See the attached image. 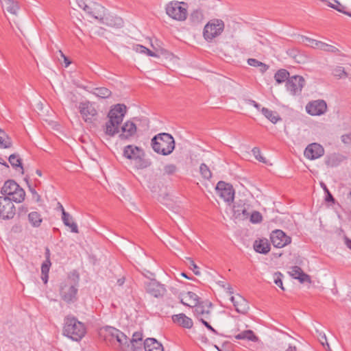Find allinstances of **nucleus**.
I'll return each instance as SVG.
<instances>
[{"instance_id":"obj_1","label":"nucleus","mask_w":351,"mask_h":351,"mask_svg":"<svg viewBox=\"0 0 351 351\" xmlns=\"http://www.w3.org/2000/svg\"><path fill=\"white\" fill-rule=\"evenodd\" d=\"M126 113V106L124 104H117L108 112V121L106 123L105 133L113 136L119 132V125L123 121Z\"/></svg>"},{"instance_id":"obj_2","label":"nucleus","mask_w":351,"mask_h":351,"mask_svg":"<svg viewBox=\"0 0 351 351\" xmlns=\"http://www.w3.org/2000/svg\"><path fill=\"white\" fill-rule=\"evenodd\" d=\"M86 328L84 323L73 316H67L64 319L63 335L73 341H80L85 336Z\"/></svg>"},{"instance_id":"obj_3","label":"nucleus","mask_w":351,"mask_h":351,"mask_svg":"<svg viewBox=\"0 0 351 351\" xmlns=\"http://www.w3.org/2000/svg\"><path fill=\"white\" fill-rule=\"evenodd\" d=\"M152 147L155 152L167 156L173 152L175 148V141L171 134L160 133L152 138Z\"/></svg>"},{"instance_id":"obj_4","label":"nucleus","mask_w":351,"mask_h":351,"mask_svg":"<svg viewBox=\"0 0 351 351\" xmlns=\"http://www.w3.org/2000/svg\"><path fill=\"white\" fill-rule=\"evenodd\" d=\"M123 156L134 162V165L137 169H143L149 167L152 162L149 159L145 158L144 151L137 146L127 145L124 147Z\"/></svg>"},{"instance_id":"obj_5","label":"nucleus","mask_w":351,"mask_h":351,"mask_svg":"<svg viewBox=\"0 0 351 351\" xmlns=\"http://www.w3.org/2000/svg\"><path fill=\"white\" fill-rule=\"evenodd\" d=\"M4 197H8L13 202L21 203L25 200V192L14 180H8L1 189Z\"/></svg>"},{"instance_id":"obj_6","label":"nucleus","mask_w":351,"mask_h":351,"mask_svg":"<svg viewBox=\"0 0 351 351\" xmlns=\"http://www.w3.org/2000/svg\"><path fill=\"white\" fill-rule=\"evenodd\" d=\"M187 8V3L184 2L171 1L165 5V12L172 19L184 21L188 15Z\"/></svg>"},{"instance_id":"obj_7","label":"nucleus","mask_w":351,"mask_h":351,"mask_svg":"<svg viewBox=\"0 0 351 351\" xmlns=\"http://www.w3.org/2000/svg\"><path fill=\"white\" fill-rule=\"evenodd\" d=\"M224 22L221 19L210 20L204 27L203 36L206 41H211L221 35L224 29Z\"/></svg>"},{"instance_id":"obj_8","label":"nucleus","mask_w":351,"mask_h":351,"mask_svg":"<svg viewBox=\"0 0 351 351\" xmlns=\"http://www.w3.org/2000/svg\"><path fill=\"white\" fill-rule=\"evenodd\" d=\"M76 283L73 282L71 279H67L60 285V295L63 300L66 302H71L76 300V295L77 289Z\"/></svg>"},{"instance_id":"obj_9","label":"nucleus","mask_w":351,"mask_h":351,"mask_svg":"<svg viewBox=\"0 0 351 351\" xmlns=\"http://www.w3.org/2000/svg\"><path fill=\"white\" fill-rule=\"evenodd\" d=\"M12 199L8 197L0 196V218L7 220L16 215V208Z\"/></svg>"},{"instance_id":"obj_10","label":"nucleus","mask_w":351,"mask_h":351,"mask_svg":"<svg viewBox=\"0 0 351 351\" xmlns=\"http://www.w3.org/2000/svg\"><path fill=\"white\" fill-rule=\"evenodd\" d=\"M79 110L84 121L92 123L96 120L97 111L93 103L88 101L80 103Z\"/></svg>"},{"instance_id":"obj_11","label":"nucleus","mask_w":351,"mask_h":351,"mask_svg":"<svg viewBox=\"0 0 351 351\" xmlns=\"http://www.w3.org/2000/svg\"><path fill=\"white\" fill-rule=\"evenodd\" d=\"M216 191L218 195L223 199L229 204L232 203L234 197V190L233 186L223 181H219L216 186Z\"/></svg>"},{"instance_id":"obj_12","label":"nucleus","mask_w":351,"mask_h":351,"mask_svg":"<svg viewBox=\"0 0 351 351\" xmlns=\"http://www.w3.org/2000/svg\"><path fill=\"white\" fill-rule=\"evenodd\" d=\"M305 80L303 77L293 75L286 82V88L293 95H300L304 86Z\"/></svg>"},{"instance_id":"obj_13","label":"nucleus","mask_w":351,"mask_h":351,"mask_svg":"<svg viewBox=\"0 0 351 351\" xmlns=\"http://www.w3.org/2000/svg\"><path fill=\"white\" fill-rule=\"evenodd\" d=\"M270 239L273 245L278 248L283 247L291 242V238L281 230L273 231L271 233Z\"/></svg>"},{"instance_id":"obj_14","label":"nucleus","mask_w":351,"mask_h":351,"mask_svg":"<svg viewBox=\"0 0 351 351\" xmlns=\"http://www.w3.org/2000/svg\"><path fill=\"white\" fill-rule=\"evenodd\" d=\"M327 110L325 101L319 99L309 102L306 106L307 113L313 116H319L324 114Z\"/></svg>"},{"instance_id":"obj_15","label":"nucleus","mask_w":351,"mask_h":351,"mask_svg":"<svg viewBox=\"0 0 351 351\" xmlns=\"http://www.w3.org/2000/svg\"><path fill=\"white\" fill-rule=\"evenodd\" d=\"M230 300L232 302L237 312L245 315L247 313L250 306L247 300L240 294L230 297Z\"/></svg>"},{"instance_id":"obj_16","label":"nucleus","mask_w":351,"mask_h":351,"mask_svg":"<svg viewBox=\"0 0 351 351\" xmlns=\"http://www.w3.org/2000/svg\"><path fill=\"white\" fill-rule=\"evenodd\" d=\"M145 289L148 293L156 298L163 296L166 292L164 285L156 280H152L147 282L145 284Z\"/></svg>"},{"instance_id":"obj_17","label":"nucleus","mask_w":351,"mask_h":351,"mask_svg":"<svg viewBox=\"0 0 351 351\" xmlns=\"http://www.w3.org/2000/svg\"><path fill=\"white\" fill-rule=\"evenodd\" d=\"M324 154V149L323 147L316 143L308 145L304 150V156L310 160H315Z\"/></svg>"},{"instance_id":"obj_18","label":"nucleus","mask_w":351,"mask_h":351,"mask_svg":"<svg viewBox=\"0 0 351 351\" xmlns=\"http://www.w3.org/2000/svg\"><path fill=\"white\" fill-rule=\"evenodd\" d=\"M136 133V126L135 123L132 121H126L121 127V133L119 134V138L121 140L129 139L134 136Z\"/></svg>"},{"instance_id":"obj_19","label":"nucleus","mask_w":351,"mask_h":351,"mask_svg":"<svg viewBox=\"0 0 351 351\" xmlns=\"http://www.w3.org/2000/svg\"><path fill=\"white\" fill-rule=\"evenodd\" d=\"M213 304L208 300H201L199 298V317L210 319Z\"/></svg>"},{"instance_id":"obj_20","label":"nucleus","mask_w":351,"mask_h":351,"mask_svg":"<svg viewBox=\"0 0 351 351\" xmlns=\"http://www.w3.org/2000/svg\"><path fill=\"white\" fill-rule=\"evenodd\" d=\"M181 302L184 305L195 308L194 312H195L197 306V295L191 291L183 293L181 295Z\"/></svg>"},{"instance_id":"obj_21","label":"nucleus","mask_w":351,"mask_h":351,"mask_svg":"<svg viewBox=\"0 0 351 351\" xmlns=\"http://www.w3.org/2000/svg\"><path fill=\"white\" fill-rule=\"evenodd\" d=\"M101 23L109 27L119 28L123 26V19L119 16L110 14L106 15L105 14L104 16L101 19Z\"/></svg>"},{"instance_id":"obj_22","label":"nucleus","mask_w":351,"mask_h":351,"mask_svg":"<svg viewBox=\"0 0 351 351\" xmlns=\"http://www.w3.org/2000/svg\"><path fill=\"white\" fill-rule=\"evenodd\" d=\"M289 274L293 278L298 279L301 283H310L311 282V277L298 266L292 267Z\"/></svg>"},{"instance_id":"obj_23","label":"nucleus","mask_w":351,"mask_h":351,"mask_svg":"<svg viewBox=\"0 0 351 351\" xmlns=\"http://www.w3.org/2000/svg\"><path fill=\"white\" fill-rule=\"evenodd\" d=\"M234 216L236 218L247 219L250 215L247 210L245 204L242 201L239 200L236 202L233 206Z\"/></svg>"},{"instance_id":"obj_24","label":"nucleus","mask_w":351,"mask_h":351,"mask_svg":"<svg viewBox=\"0 0 351 351\" xmlns=\"http://www.w3.org/2000/svg\"><path fill=\"white\" fill-rule=\"evenodd\" d=\"M92 10H88L85 12L91 17H93L101 22V19L106 14V8L101 5L95 3L93 7H90Z\"/></svg>"},{"instance_id":"obj_25","label":"nucleus","mask_w":351,"mask_h":351,"mask_svg":"<svg viewBox=\"0 0 351 351\" xmlns=\"http://www.w3.org/2000/svg\"><path fill=\"white\" fill-rule=\"evenodd\" d=\"M172 320L175 324L183 328H191L193 326V320L184 313L173 315Z\"/></svg>"},{"instance_id":"obj_26","label":"nucleus","mask_w":351,"mask_h":351,"mask_svg":"<svg viewBox=\"0 0 351 351\" xmlns=\"http://www.w3.org/2000/svg\"><path fill=\"white\" fill-rule=\"evenodd\" d=\"M152 47L154 48V49L156 51V52H154L149 49L148 48L141 45H136L134 47V50L140 53L146 54L147 56H152V57H159V55L157 53L158 52H160L161 54H165L166 53V51L163 49H157L156 48L153 44H152Z\"/></svg>"},{"instance_id":"obj_27","label":"nucleus","mask_w":351,"mask_h":351,"mask_svg":"<svg viewBox=\"0 0 351 351\" xmlns=\"http://www.w3.org/2000/svg\"><path fill=\"white\" fill-rule=\"evenodd\" d=\"M254 249L258 253L266 254L270 251V244L265 239L256 240L254 243Z\"/></svg>"},{"instance_id":"obj_28","label":"nucleus","mask_w":351,"mask_h":351,"mask_svg":"<svg viewBox=\"0 0 351 351\" xmlns=\"http://www.w3.org/2000/svg\"><path fill=\"white\" fill-rule=\"evenodd\" d=\"M145 351H164L162 345L154 338H147L144 341Z\"/></svg>"},{"instance_id":"obj_29","label":"nucleus","mask_w":351,"mask_h":351,"mask_svg":"<svg viewBox=\"0 0 351 351\" xmlns=\"http://www.w3.org/2000/svg\"><path fill=\"white\" fill-rule=\"evenodd\" d=\"M1 6L9 13L16 15L19 10L18 2L15 0H0Z\"/></svg>"},{"instance_id":"obj_30","label":"nucleus","mask_w":351,"mask_h":351,"mask_svg":"<svg viewBox=\"0 0 351 351\" xmlns=\"http://www.w3.org/2000/svg\"><path fill=\"white\" fill-rule=\"evenodd\" d=\"M63 223L70 228L71 231L74 233H78L79 230L76 223L73 221V217L65 210H63V216H62Z\"/></svg>"},{"instance_id":"obj_31","label":"nucleus","mask_w":351,"mask_h":351,"mask_svg":"<svg viewBox=\"0 0 351 351\" xmlns=\"http://www.w3.org/2000/svg\"><path fill=\"white\" fill-rule=\"evenodd\" d=\"M8 161L14 169L17 170L18 169H19L21 173H24L22 159L21 158L19 154H11L8 157Z\"/></svg>"},{"instance_id":"obj_32","label":"nucleus","mask_w":351,"mask_h":351,"mask_svg":"<svg viewBox=\"0 0 351 351\" xmlns=\"http://www.w3.org/2000/svg\"><path fill=\"white\" fill-rule=\"evenodd\" d=\"M108 334L111 337V340L115 339L119 343H122L125 340V335L113 327L106 328Z\"/></svg>"},{"instance_id":"obj_33","label":"nucleus","mask_w":351,"mask_h":351,"mask_svg":"<svg viewBox=\"0 0 351 351\" xmlns=\"http://www.w3.org/2000/svg\"><path fill=\"white\" fill-rule=\"evenodd\" d=\"M261 112L273 123H276L278 121L281 120V117L277 112L272 111L267 108H262Z\"/></svg>"},{"instance_id":"obj_34","label":"nucleus","mask_w":351,"mask_h":351,"mask_svg":"<svg viewBox=\"0 0 351 351\" xmlns=\"http://www.w3.org/2000/svg\"><path fill=\"white\" fill-rule=\"evenodd\" d=\"M28 221L32 227L38 228L41 225L43 219L39 213L32 211L28 214Z\"/></svg>"},{"instance_id":"obj_35","label":"nucleus","mask_w":351,"mask_h":351,"mask_svg":"<svg viewBox=\"0 0 351 351\" xmlns=\"http://www.w3.org/2000/svg\"><path fill=\"white\" fill-rule=\"evenodd\" d=\"M12 146L11 138L5 132L4 130L0 129V148L8 149Z\"/></svg>"},{"instance_id":"obj_36","label":"nucleus","mask_w":351,"mask_h":351,"mask_svg":"<svg viewBox=\"0 0 351 351\" xmlns=\"http://www.w3.org/2000/svg\"><path fill=\"white\" fill-rule=\"evenodd\" d=\"M237 339H247L256 342L258 341V337L254 335V332L251 330H244L238 335H235Z\"/></svg>"},{"instance_id":"obj_37","label":"nucleus","mask_w":351,"mask_h":351,"mask_svg":"<svg viewBox=\"0 0 351 351\" xmlns=\"http://www.w3.org/2000/svg\"><path fill=\"white\" fill-rule=\"evenodd\" d=\"M289 78H290L289 72L285 69H279L274 75V79L277 84L287 82Z\"/></svg>"},{"instance_id":"obj_38","label":"nucleus","mask_w":351,"mask_h":351,"mask_svg":"<svg viewBox=\"0 0 351 351\" xmlns=\"http://www.w3.org/2000/svg\"><path fill=\"white\" fill-rule=\"evenodd\" d=\"M342 161L341 156L333 154L328 156L326 158L325 163L328 167H335L338 166Z\"/></svg>"},{"instance_id":"obj_39","label":"nucleus","mask_w":351,"mask_h":351,"mask_svg":"<svg viewBox=\"0 0 351 351\" xmlns=\"http://www.w3.org/2000/svg\"><path fill=\"white\" fill-rule=\"evenodd\" d=\"M91 93L101 99L108 98L112 94L111 91L106 87L95 88Z\"/></svg>"},{"instance_id":"obj_40","label":"nucleus","mask_w":351,"mask_h":351,"mask_svg":"<svg viewBox=\"0 0 351 351\" xmlns=\"http://www.w3.org/2000/svg\"><path fill=\"white\" fill-rule=\"evenodd\" d=\"M120 350L121 351H135L138 346L132 343L130 339L128 338L125 335V340H123L122 343H119Z\"/></svg>"},{"instance_id":"obj_41","label":"nucleus","mask_w":351,"mask_h":351,"mask_svg":"<svg viewBox=\"0 0 351 351\" xmlns=\"http://www.w3.org/2000/svg\"><path fill=\"white\" fill-rule=\"evenodd\" d=\"M334 3L328 2V5L339 12L343 13L348 16H351V12L346 10V6L340 3L337 0H332Z\"/></svg>"},{"instance_id":"obj_42","label":"nucleus","mask_w":351,"mask_h":351,"mask_svg":"<svg viewBox=\"0 0 351 351\" xmlns=\"http://www.w3.org/2000/svg\"><path fill=\"white\" fill-rule=\"evenodd\" d=\"M199 172L201 173L204 180H209L212 177V172L210 167L204 162L200 165Z\"/></svg>"},{"instance_id":"obj_43","label":"nucleus","mask_w":351,"mask_h":351,"mask_svg":"<svg viewBox=\"0 0 351 351\" xmlns=\"http://www.w3.org/2000/svg\"><path fill=\"white\" fill-rule=\"evenodd\" d=\"M332 75L339 78L348 76V73L346 72L344 68L340 66H337L333 69Z\"/></svg>"},{"instance_id":"obj_44","label":"nucleus","mask_w":351,"mask_h":351,"mask_svg":"<svg viewBox=\"0 0 351 351\" xmlns=\"http://www.w3.org/2000/svg\"><path fill=\"white\" fill-rule=\"evenodd\" d=\"M324 51L331 53L339 56H344V55L341 52V51L338 48L329 44H327Z\"/></svg>"},{"instance_id":"obj_45","label":"nucleus","mask_w":351,"mask_h":351,"mask_svg":"<svg viewBox=\"0 0 351 351\" xmlns=\"http://www.w3.org/2000/svg\"><path fill=\"white\" fill-rule=\"evenodd\" d=\"M282 274L280 272H276L274 274V283L279 287L282 290H285L282 285Z\"/></svg>"},{"instance_id":"obj_46","label":"nucleus","mask_w":351,"mask_h":351,"mask_svg":"<svg viewBox=\"0 0 351 351\" xmlns=\"http://www.w3.org/2000/svg\"><path fill=\"white\" fill-rule=\"evenodd\" d=\"M25 180L28 185L29 190L31 192V193L32 194L33 198L36 200V202H40V195L36 192L35 189L29 184L27 178H25Z\"/></svg>"},{"instance_id":"obj_47","label":"nucleus","mask_w":351,"mask_h":351,"mask_svg":"<svg viewBox=\"0 0 351 351\" xmlns=\"http://www.w3.org/2000/svg\"><path fill=\"white\" fill-rule=\"evenodd\" d=\"M253 155L256 158V160L258 161L265 163L266 160L265 158L261 155V150L258 147H254L252 150Z\"/></svg>"},{"instance_id":"obj_48","label":"nucleus","mask_w":351,"mask_h":351,"mask_svg":"<svg viewBox=\"0 0 351 351\" xmlns=\"http://www.w3.org/2000/svg\"><path fill=\"white\" fill-rule=\"evenodd\" d=\"M262 219L261 214L258 211H254L250 215V221L254 223L261 222Z\"/></svg>"},{"instance_id":"obj_49","label":"nucleus","mask_w":351,"mask_h":351,"mask_svg":"<svg viewBox=\"0 0 351 351\" xmlns=\"http://www.w3.org/2000/svg\"><path fill=\"white\" fill-rule=\"evenodd\" d=\"M143 335L141 332H136L133 334L132 338L131 339L132 343L138 346L141 345Z\"/></svg>"},{"instance_id":"obj_50","label":"nucleus","mask_w":351,"mask_h":351,"mask_svg":"<svg viewBox=\"0 0 351 351\" xmlns=\"http://www.w3.org/2000/svg\"><path fill=\"white\" fill-rule=\"evenodd\" d=\"M50 265H51V262H50L49 256H47V260L42 264V267H41L42 274H48Z\"/></svg>"},{"instance_id":"obj_51","label":"nucleus","mask_w":351,"mask_h":351,"mask_svg":"<svg viewBox=\"0 0 351 351\" xmlns=\"http://www.w3.org/2000/svg\"><path fill=\"white\" fill-rule=\"evenodd\" d=\"M208 319H206L204 317H199V322H201L210 331L213 332L214 334H217V330L212 327V326L208 322Z\"/></svg>"},{"instance_id":"obj_52","label":"nucleus","mask_w":351,"mask_h":351,"mask_svg":"<svg viewBox=\"0 0 351 351\" xmlns=\"http://www.w3.org/2000/svg\"><path fill=\"white\" fill-rule=\"evenodd\" d=\"M177 169V167L175 165H167L164 167V171L165 173L167 175H172L173 174Z\"/></svg>"},{"instance_id":"obj_53","label":"nucleus","mask_w":351,"mask_h":351,"mask_svg":"<svg viewBox=\"0 0 351 351\" xmlns=\"http://www.w3.org/2000/svg\"><path fill=\"white\" fill-rule=\"evenodd\" d=\"M76 2L78 5V7L83 9L84 11L88 10H92V8L87 5L86 4V0H76Z\"/></svg>"},{"instance_id":"obj_54","label":"nucleus","mask_w":351,"mask_h":351,"mask_svg":"<svg viewBox=\"0 0 351 351\" xmlns=\"http://www.w3.org/2000/svg\"><path fill=\"white\" fill-rule=\"evenodd\" d=\"M27 212H28V208H27V206H26L25 205L21 206L18 208V215H19V217L24 216L25 215L27 214Z\"/></svg>"},{"instance_id":"obj_55","label":"nucleus","mask_w":351,"mask_h":351,"mask_svg":"<svg viewBox=\"0 0 351 351\" xmlns=\"http://www.w3.org/2000/svg\"><path fill=\"white\" fill-rule=\"evenodd\" d=\"M261 62L258 61V60H256L255 58H249L247 60L248 64L252 66H254V67L259 66L261 65Z\"/></svg>"},{"instance_id":"obj_56","label":"nucleus","mask_w":351,"mask_h":351,"mask_svg":"<svg viewBox=\"0 0 351 351\" xmlns=\"http://www.w3.org/2000/svg\"><path fill=\"white\" fill-rule=\"evenodd\" d=\"M341 141L345 144H351V132L341 136Z\"/></svg>"},{"instance_id":"obj_57","label":"nucleus","mask_w":351,"mask_h":351,"mask_svg":"<svg viewBox=\"0 0 351 351\" xmlns=\"http://www.w3.org/2000/svg\"><path fill=\"white\" fill-rule=\"evenodd\" d=\"M325 194H326L325 201L326 202H330V203H332V204L335 203V199L333 197L332 195L331 194V193L330 191H326V193Z\"/></svg>"},{"instance_id":"obj_58","label":"nucleus","mask_w":351,"mask_h":351,"mask_svg":"<svg viewBox=\"0 0 351 351\" xmlns=\"http://www.w3.org/2000/svg\"><path fill=\"white\" fill-rule=\"evenodd\" d=\"M223 287L226 289V293L228 294V295H230V297L233 296L232 295V294L234 293L233 289L229 284L227 285V287H226V285H223Z\"/></svg>"},{"instance_id":"obj_59","label":"nucleus","mask_w":351,"mask_h":351,"mask_svg":"<svg viewBox=\"0 0 351 351\" xmlns=\"http://www.w3.org/2000/svg\"><path fill=\"white\" fill-rule=\"evenodd\" d=\"M258 67L261 73H264L269 69V66L263 62H261V65Z\"/></svg>"},{"instance_id":"obj_60","label":"nucleus","mask_w":351,"mask_h":351,"mask_svg":"<svg viewBox=\"0 0 351 351\" xmlns=\"http://www.w3.org/2000/svg\"><path fill=\"white\" fill-rule=\"evenodd\" d=\"M319 341L321 342V343L324 346L325 344H326V346L328 347H329V345L327 342V339H326V335L324 334L323 335H321V337L319 339Z\"/></svg>"},{"instance_id":"obj_61","label":"nucleus","mask_w":351,"mask_h":351,"mask_svg":"<svg viewBox=\"0 0 351 351\" xmlns=\"http://www.w3.org/2000/svg\"><path fill=\"white\" fill-rule=\"evenodd\" d=\"M59 52L60 53V56L64 58V62H65V66H68L71 64V62L69 61L68 58L66 57L61 51H59Z\"/></svg>"},{"instance_id":"obj_62","label":"nucleus","mask_w":351,"mask_h":351,"mask_svg":"<svg viewBox=\"0 0 351 351\" xmlns=\"http://www.w3.org/2000/svg\"><path fill=\"white\" fill-rule=\"evenodd\" d=\"M344 243L349 249L351 250V239L346 236L344 237Z\"/></svg>"},{"instance_id":"obj_63","label":"nucleus","mask_w":351,"mask_h":351,"mask_svg":"<svg viewBox=\"0 0 351 351\" xmlns=\"http://www.w3.org/2000/svg\"><path fill=\"white\" fill-rule=\"evenodd\" d=\"M317 45H318V48L317 49H319L320 50H322V51H324L326 49V47L327 45V43H325L324 42L320 41V43H318Z\"/></svg>"},{"instance_id":"obj_64","label":"nucleus","mask_w":351,"mask_h":351,"mask_svg":"<svg viewBox=\"0 0 351 351\" xmlns=\"http://www.w3.org/2000/svg\"><path fill=\"white\" fill-rule=\"evenodd\" d=\"M285 351H298V349L296 346L289 344L288 348L285 350Z\"/></svg>"}]
</instances>
